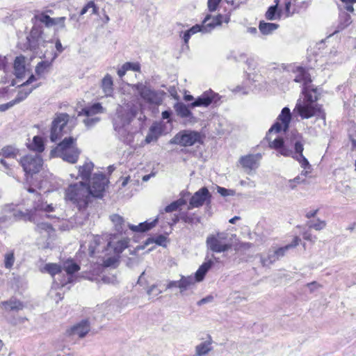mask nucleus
Masks as SVG:
<instances>
[{
	"instance_id": "f257e3e1",
	"label": "nucleus",
	"mask_w": 356,
	"mask_h": 356,
	"mask_svg": "<svg viewBox=\"0 0 356 356\" xmlns=\"http://www.w3.org/2000/svg\"><path fill=\"white\" fill-rule=\"evenodd\" d=\"M298 134H293L290 138L286 140L275 138L269 142V146L278 151V153L284 156H292L296 159L301 167L305 169H310V165L307 159L303 156V145L300 141Z\"/></svg>"
},
{
	"instance_id": "f03ea898",
	"label": "nucleus",
	"mask_w": 356,
	"mask_h": 356,
	"mask_svg": "<svg viewBox=\"0 0 356 356\" xmlns=\"http://www.w3.org/2000/svg\"><path fill=\"white\" fill-rule=\"evenodd\" d=\"M81 152L76 145V139L69 137L64 138L51 151L50 154L51 157H59L67 163L74 164L78 161Z\"/></svg>"
},
{
	"instance_id": "7ed1b4c3",
	"label": "nucleus",
	"mask_w": 356,
	"mask_h": 356,
	"mask_svg": "<svg viewBox=\"0 0 356 356\" xmlns=\"http://www.w3.org/2000/svg\"><path fill=\"white\" fill-rule=\"evenodd\" d=\"M90 196L88 186L83 181L70 183L65 191V199L79 209L88 204Z\"/></svg>"
},
{
	"instance_id": "20e7f679",
	"label": "nucleus",
	"mask_w": 356,
	"mask_h": 356,
	"mask_svg": "<svg viewBox=\"0 0 356 356\" xmlns=\"http://www.w3.org/2000/svg\"><path fill=\"white\" fill-rule=\"evenodd\" d=\"M129 242L128 238L113 236L106 248L103 264L106 267L115 266L119 261L120 254L128 247Z\"/></svg>"
},
{
	"instance_id": "39448f33",
	"label": "nucleus",
	"mask_w": 356,
	"mask_h": 356,
	"mask_svg": "<svg viewBox=\"0 0 356 356\" xmlns=\"http://www.w3.org/2000/svg\"><path fill=\"white\" fill-rule=\"evenodd\" d=\"M13 211V219L17 220L23 218L29 221L36 222V218L38 216H40V213H45L47 217H50L48 213L54 211V207L51 204H47V202L38 203L34 207V211H29L26 213H24L20 210L16 209L13 205H12Z\"/></svg>"
},
{
	"instance_id": "423d86ee",
	"label": "nucleus",
	"mask_w": 356,
	"mask_h": 356,
	"mask_svg": "<svg viewBox=\"0 0 356 356\" xmlns=\"http://www.w3.org/2000/svg\"><path fill=\"white\" fill-rule=\"evenodd\" d=\"M302 118L308 119L314 116L325 118V113L321 106L317 104L298 99L294 109Z\"/></svg>"
},
{
	"instance_id": "0eeeda50",
	"label": "nucleus",
	"mask_w": 356,
	"mask_h": 356,
	"mask_svg": "<svg viewBox=\"0 0 356 356\" xmlns=\"http://www.w3.org/2000/svg\"><path fill=\"white\" fill-rule=\"evenodd\" d=\"M206 243L208 248L215 252H224L232 247V243L228 240V235L225 232L209 235Z\"/></svg>"
},
{
	"instance_id": "6e6552de",
	"label": "nucleus",
	"mask_w": 356,
	"mask_h": 356,
	"mask_svg": "<svg viewBox=\"0 0 356 356\" xmlns=\"http://www.w3.org/2000/svg\"><path fill=\"white\" fill-rule=\"evenodd\" d=\"M140 94L141 98L147 103L159 105L162 103L165 92L163 91H155L143 83H138L133 86Z\"/></svg>"
},
{
	"instance_id": "1a4fd4ad",
	"label": "nucleus",
	"mask_w": 356,
	"mask_h": 356,
	"mask_svg": "<svg viewBox=\"0 0 356 356\" xmlns=\"http://www.w3.org/2000/svg\"><path fill=\"white\" fill-rule=\"evenodd\" d=\"M202 141L201 134L195 131L184 130L177 134L170 141V144L184 147L192 146Z\"/></svg>"
},
{
	"instance_id": "9d476101",
	"label": "nucleus",
	"mask_w": 356,
	"mask_h": 356,
	"mask_svg": "<svg viewBox=\"0 0 356 356\" xmlns=\"http://www.w3.org/2000/svg\"><path fill=\"white\" fill-rule=\"evenodd\" d=\"M19 163L26 175H33L40 170L43 161L38 154H28L20 159Z\"/></svg>"
},
{
	"instance_id": "9b49d317",
	"label": "nucleus",
	"mask_w": 356,
	"mask_h": 356,
	"mask_svg": "<svg viewBox=\"0 0 356 356\" xmlns=\"http://www.w3.org/2000/svg\"><path fill=\"white\" fill-rule=\"evenodd\" d=\"M104 109L99 103L93 104L91 106H86L79 112V115H84L83 123L87 127H91L99 121V118L97 115L104 113Z\"/></svg>"
},
{
	"instance_id": "f8f14e48",
	"label": "nucleus",
	"mask_w": 356,
	"mask_h": 356,
	"mask_svg": "<svg viewBox=\"0 0 356 356\" xmlns=\"http://www.w3.org/2000/svg\"><path fill=\"white\" fill-rule=\"evenodd\" d=\"M70 116L66 113L56 114L52 121L50 139L52 142L56 141L63 134L64 129L69 121Z\"/></svg>"
},
{
	"instance_id": "ddd939ff",
	"label": "nucleus",
	"mask_w": 356,
	"mask_h": 356,
	"mask_svg": "<svg viewBox=\"0 0 356 356\" xmlns=\"http://www.w3.org/2000/svg\"><path fill=\"white\" fill-rule=\"evenodd\" d=\"M300 239L296 236L290 245H286L284 248H280L276 250H270L268 251L267 256L261 255V263L264 266H268L284 254V252L290 248L296 247L299 244Z\"/></svg>"
},
{
	"instance_id": "4468645a",
	"label": "nucleus",
	"mask_w": 356,
	"mask_h": 356,
	"mask_svg": "<svg viewBox=\"0 0 356 356\" xmlns=\"http://www.w3.org/2000/svg\"><path fill=\"white\" fill-rule=\"evenodd\" d=\"M107 183L108 179L102 173L94 174L88 186L90 195L97 197H101Z\"/></svg>"
},
{
	"instance_id": "2eb2a0df",
	"label": "nucleus",
	"mask_w": 356,
	"mask_h": 356,
	"mask_svg": "<svg viewBox=\"0 0 356 356\" xmlns=\"http://www.w3.org/2000/svg\"><path fill=\"white\" fill-rule=\"evenodd\" d=\"M278 122H277L268 131V138H270V135L273 133H277L283 130L284 131L289 127L291 121V112L289 108L285 107L282 109L281 114L278 117Z\"/></svg>"
},
{
	"instance_id": "dca6fc26",
	"label": "nucleus",
	"mask_w": 356,
	"mask_h": 356,
	"mask_svg": "<svg viewBox=\"0 0 356 356\" xmlns=\"http://www.w3.org/2000/svg\"><path fill=\"white\" fill-rule=\"evenodd\" d=\"M230 20L228 15L211 16L208 15L202 22V32L209 33L217 26H220L222 22L227 24Z\"/></svg>"
},
{
	"instance_id": "f3484780",
	"label": "nucleus",
	"mask_w": 356,
	"mask_h": 356,
	"mask_svg": "<svg viewBox=\"0 0 356 356\" xmlns=\"http://www.w3.org/2000/svg\"><path fill=\"white\" fill-rule=\"evenodd\" d=\"M219 100L218 94L211 90L204 92L202 95L198 97L195 101L191 104L190 106L194 108L196 106L207 107L212 103H216Z\"/></svg>"
},
{
	"instance_id": "a211bd4d",
	"label": "nucleus",
	"mask_w": 356,
	"mask_h": 356,
	"mask_svg": "<svg viewBox=\"0 0 356 356\" xmlns=\"http://www.w3.org/2000/svg\"><path fill=\"white\" fill-rule=\"evenodd\" d=\"M62 268L65 270L67 274V277L59 281V284L61 286H64L67 283L73 282V274L78 272L80 270V267L72 260H67L63 263Z\"/></svg>"
},
{
	"instance_id": "6ab92c4d",
	"label": "nucleus",
	"mask_w": 356,
	"mask_h": 356,
	"mask_svg": "<svg viewBox=\"0 0 356 356\" xmlns=\"http://www.w3.org/2000/svg\"><path fill=\"white\" fill-rule=\"evenodd\" d=\"M260 159V154H249L241 157L239 162L245 172L250 174L252 171L258 168Z\"/></svg>"
},
{
	"instance_id": "aec40b11",
	"label": "nucleus",
	"mask_w": 356,
	"mask_h": 356,
	"mask_svg": "<svg viewBox=\"0 0 356 356\" xmlns=\"http://www.w3.org/2000/svg\"><path fill=\"white\" fill-rule=\"evenodd\" d=\"M209 197V192L207 188L200 189L192 196L189 202L188 209H191L202 206Z\"/></svg>"
},
{
	"instance_id": "412c9836",
	"label": "nucleus",
	"mask_w": 356,
	"mask_h": 356,
	"mask_svg": "<svg viewBox=\"0 0 356 356\" xmlns=\"http://www.w3.org/2000/svg\"><path fill=\"white\" fill-rule=\"evenodd\" d=\"M14 72L18 79H22L30 73V69L25 64V57L19 56L14 61Z\"/></svg>"
},
{
	"instance_id": "4be33fe9",
	"label": "nucleus",
	"mask_w": 356,
	"mask_h": 356,
	"mask_svg": "<svg viewBox=\"0 0 356 356\" xmlns=\"http://www.w3.org/2000/svg\"><path fill=\"white\" fill-rule=\"evenodd\" d=\"M93 168V163L91 161H87L83 165L79 166V174L77 176H75L74 174H70V176L72 179H77L79 177L82 180H87L88 179Z\"/></svg>"
},
{
	"instance_id": "5701e85b",
	"label": "nucleus",
	"mask_w": 356,
	"mask_h": 356,
	"mask_svg": "<svg viewBox=\"0 0 356 356\" xmlns=\"http://www.w3.org/2000/svg\"><path fill=\"white\" fill-rule=\"evenodd\" d=\"M0 307L6 312H17L24 308V305L19 300L15 298H11L9 300L1 302L0 303Z\"/></svg>"
},
{
	"instance_id": "b1692460",
	"label": "nucleus",
	"mask_w": 356,
	"mask_h": 356,
	"mask_svg": "<svg viewBox=\"0 0 356 356\" xmlns=\"http://www.w3.org/2000/svg\"><path fill=\"white\" fill-rule=\"evenodd\" d=\"M213 341L209 337L207 340L197 344L195 348L196 356H204L212 350Z\"/></svg>"
},
{
	"instance_id": "393cba45",
	"label": "nucleus",
	"mask_w": 356,
	"mask_h": 356,
	"mask_svg": "<svg viewBox=\"0 0 356 356\" xmlns=\"http://www.w3.org/2000/svg\"><path fill=\"white\" fill-rule=\"evenodd\" d=\"M162 128L160 124L155 123L149 129V131L145 138V143L149 144L152 142H156L161 135Z\"/></svg>"
},
{
	"instance_id": "a878e982",
	"label": "nucleus",
	"mask_w": 356,
	"mask_h": 356,
	"mask_svg": "<svg viewBox=\"0 0 356 356\" xmlns=\"http://www.w3.org/2000/svg\"><path fill=\"white\" fill-rule=\"evenodd\" d=\"M213 266V261L209 260L203 263L195 272L193 279L197 282H201L204 280V277L209 269Z\"/></svg>"
},
{
	"instance_id": "bb28decb",
	"label": "nucleus",
	"mask_w": 356,
	"mask_h": 356,
	"mask_svg": "<svg viewBox=\"0 0 356 356\" xmlns=\"http://www.w3.org/2000/svg\"><path fill=\"white\" fill-rule=\"evenodd\" d=\"M196 284L193 279V275L184 276L181 275L179 280L178 289L181 293L193 288Z\"/></svg>"
},
{
	"instance_id": "cd10ccee",
	"label": "nucleus",
	"mask_w": 356,
	"mask_h": 356,
	"mask_svg": "<svg viewBox=\"0 0 356 356\" xmlns=\"http://www.w3.org/2000/svg\"><path fill=\"white\" fill-rule=\"evenodd\" d=\"M131 118V115L129 113H127L125 116L121 113L120 111H118L117 116L114 120V127L115 130H120L124 127L127 124H129Z\"/></svg>"
},
{
	"instance_id": "c85d7f7f",
	"label": "nucleus",
	"mask_w": 356,
	"mask_h": 356,
	"mask_svg": "<svg viewBox=\"0 0 356 356\" xmlns=\"http://www.w3.org/2000/svg\"><path fill=\"white\" fill-rule=\"evenodd\" d=\"M101 88L106 97L112 95L113 92V81L109 74H106L102 79Z\"/></svg>"
},
{
	"instance_id": "c756f323",
	"label": "nucleus",
	"mask_w": 356,
	"mask_h": 356,
	"mask_svg": "<svg viewBox=\"0 0 356 356\" xmlns=\"http://www.w3.org/2000/svg\"><path fill=\"white\" fill-rule=\"evenodd\" d=\"M294 81L297 83H301L304 87L307 86L311 83V76L302 67H298L296 72V76Z\"/></svg>"
},
{
	"instance_id": "7c9ffc66",
	"label": "nucleus",
	"mask_w": 356,
	"mask_h": 356,
	"mask_svg": "<svg viewBox=\"0 0 356 356\" xmlns=\"http://www.w3.org/2000/svg\"><path fill=\"white\" fill-rule=\"evenodd\" d=\"M156 243L158 245H161L163 247H166L168 243V238L166 236L163 235H159L156 238H148L144 245H138L136 248V251H138L140 250H143L145 246H147L149 244Z\"/></svg>"
},
{
	"instance_id": "2f4dec72",
	"label": "nucleus",
	"mask_w": 356,
	"mask_h": 356,
	"mask_svg": "<svg viewBox=\"0 0 356 356\" xmlns=\"http://www.w3.org/2000/svg\"><path fill=\"white\" fill-rule=\"evenodd\" d=\"M89 330L90 327L88 322L83 321L72 327L70 334L72 336H77L79 337H83Z\"/></svg>"
},
{
	"instance_id": "473e14b6",
	"label": "nucleus",
	"mask_w": 356,
	"mask_h": 356,
	"mask_svg": "<svg viewBox=\"0 0 356 356\" xmlns=\"http://www.w3.org/2000/svg\"><path fill=\"white\" fill-rule=\"evenodd\" d=\"M157 222V218L154 219V220L151 222H144L140 223L138 225H129V227L134 232H145L147 230H149L152 227H154Z\"/></svg>"
},
{
	"instance_id": "72a5a7b5",
	"label": "nucleus",
	"mask_w": 356,
	"mask_h": 356,
	"mask_svg": "<svg viewBox=\"0 0 356 356\" xmlns=\"http://www.w3.org/2000/svg\"><path fill=\"white\" fill-rule=\"evenodd\" d=\"M302 93L305 95V97L302 99L303 101L316 104L315 102L318 99V95L316 89H312L309 86H307L303 88Z\"/></svg>"
},
{
	"instance_id": "f704fd0d",
	"label": "nucleus",
	"mask_w": 356,
	"mask_h": 356,
	"mask_svg": "<svg viewBox=\"0 0 356 356\" xmlns=\"http://www.w3.org/2000/svg\"><path fill=\"white\" fill-rule=\"evenodd\" d=\"M28 147L33 151L42 152L44 149V141L42 137L35 136L33 138L32 142L29 143Z\"/></svg>"
},
{
	"instance_id": "c9c22d12",
	"label": "nucleus",
	"mask_w": 356,
	"mask_h": 356,
	"mask_svg": "<svg viewBox=\"0 0 356 356\" xmlns=\"http://www.w3.org/2000/svg\"><path fill=\"white\" fill-rule=\"evenodd\" d=\"M19 153V149L12 145L5 146L0 149V156L5 158H16Z\"/></svg>"
},
{
	"instance_id": "e433bc0d",
	"label": "nucleus",
	"mask_w": 356,
	"mask_h": 356,
	"mask_svg": "<svg viewBox=\"0 0 356 356\" xmlns=\"http://www.w3.org/2000/svg\"><path fill=\"white\" fill-rule=\"evenodd\" d=\"M62 271V267L54 263H48L44 265L42 269V272L47 273L51 275V277L59 274Z\"/></svg>"
},
{
	"instance_id": "4c0bfd02",
	"label": "nucleus",
	"mask_w": 356,
	"mask_h": 356,
	"mask_svg": "<svg viewBox=\"0 0 356 356\" xmlns=\"http://www.w3.org/2000/svg\"><path fill=\"white\" fill-rule=\"evenodd\" d=\"M278 24L275 23L261 22L259 26L260 31L264 35L270 34L278 28Z\"/></svg>"
},
{
	"instance_id": "58836bf2",
	"label": "nucleus",
	"mask_w": 356,
	"mask_h": 356,
	"mask_svg": "<svg viewBox=\"0 0 356 356\" xmlns=\"http://www.w3.org/2000/svg\"><path fill=\"white\" fill-rule=\"evenodd\" d=\"M118 182L120 183V191H123L128 184L130 186H138L139 181L138 179H131V176L122 177L120 178Z\"/></svg>"
},
{
	"instance_id": "ea45409f",
	"label": "nucleus",
	"mask_w": 356,
	"mask_h": 356,
	"mask_svg": "<svg viewBox=\"0 0 356 356\" xmlns=\"http://www.w3.org/2000/svg\"><path fill=\"white\" fill-rule=\"evenodd\" d=\"M175 109L178 115L181 118H188L192 116V113L188 108L182 103H178L175 105Z\"/></svg>"
},
{
	"instance_id": "a19ab883",
	"label": "nucleus",
	"mask_w": 356,
	"mask_h": 356,
	"mask_svg": "<svg viewBox=\"0 0 356 356\" xmlns=\"http://www.w3.org/2000/svg\"><path fill=\"white\" fill-rule=\"evenodd\" d=\"M36 39L37 44L38 46L43 45L44 40H42V35L40 31L36 29L33 28L31 31L30 35L29 37V40L31 45L33 46V40Z\"/></svg>"
},
{
	"instance_id": "79ce46f5",
	"label": "nucleus",
	"mask_w": 356,
	"mask_h": 356,
	"mask_svg": "<svg viewBox=\"0 0 356 356\" xmlns=\"http://www.w3.org/2000/svg\"><path fill=\"white\" fill-rule=\"evenodd\" d=\"M13 220L12 205H6L2 211V216H0V223Z\"/></svg>"
},
{
	"instance_id": "37998d69",
	"label": "nucleus",
	"mask_w": 356,
	"mask_h": 356,
	"mask_svg": "<svg viewBox=\"0 0 356 356\" xmlns=\"http://www.w3.org/2000/svg\"><path fill=\"white\" fill-rule=\"evenodd\" d=\"M51 66V63L48 61H41L35 67V73L38 76H43Z\"/></svg>"
},
{
	"instance_id": "c03bdc74",
	"label": "nucleus",
	"mask_w": 356,
	"mask_h": 356,
	"mask_svg": "<svg viewBox=\"0 0 356 356\" xmlns=\"http://www.w3.org/2000/svg\"><path fill=\"white\" fill-rule=\"evenodd\" d=\"M352 22L351 16L346 13H341L339 15V27L341 29H344L349 26Z\"/></svg>"
},
{
	"instance_id": "a18cd8bd",
	"label": "nucleus",
	"mask_w": 356,
	"mask_h": 356,
	"mask_svg": "<svg viewBox=\"0 0 356 356\" xmlns=\"http://www.w3.org/2000/svg\"><path fill=\"white\" fill-rule=\"evenodd\" d=\"M277 6L278 1H276V3L275 6H272L268 8V10L266 13V17L267 19L274 20L280 17V13L277 12Z\"/></svg>"
},
{
	"instance_id": "49530a36",
	"label": "nucleus",
	"mask_w": 356,
	"mask_h": 356,
	"mask_svg": "<svg viewBox=\"0 0 356 356\" xmlns=\"http://www.w3.org/2000/svg\"><path fill=\"white\" fill-rule=\"evenodd\" d=\"M98 8L95 5L93 1H89L81 10L80 15H83L86 14L88 12L90 13V15L97 13Z\"/></svg>"
},
{
	"instance_id": "de8ad7c7",
	"label": "nucleus",
	"mask_w": 356,
	"mask_h": 356,
	"mask_svg": "<svg viewBox=\"0 0 356 356\" xmlns=\"http://www.w3.org/2000/svg\"><path fill=\"white\" fill-rule=\"evenodd\" d=\"M35 19L38 22L45 24L47 27L52 26L53 18L44 13H40L35 15Z\"/></svg>"
},
{
	"instance_id": "09e8293b",
	"label": "nucleus",
	"mask_w": 356,
	"mask_h": 356,
	"mask_svg": "<svg viewBox=\"0 0 356 356\" xmlns=\"http://www.w3.org/2000/svg\"><path fill=\"white\" fill-rule=\"evenodd\" d=\"M326 226V222L324 220H321L319 219L312 220L309 222V227L314 229L316 231H320L323 229Z\"/></svg>"
},
{
	"instance_id": "8fccbe9b",
	"label": "nucleus",
	"mask_w": 356,
	"mask_h": 356,
	"mask_svg": "<svg viewBox=\"0 0 356 356\" xmlns=\"http://www.w3.org/2000/svg\"><path fill=\"white\" fill-rule=\"evenodd\" d=\"M186 204V201L184 199H179L175 202H173L170 204L168 205L165 208V212H172L176 211L179 207Z\"/></svg>"
},
{
	"instance_id": "3c124183",
	"label": "nucleus",
	"mask_w": 356,
	"mask_h": 356,
	"mask_svg": "<svg viewBox=\"0 0 356 356\" xmlns=\"http://www.w3.org/2000/svg\"><path fill=\"white\" fill-rule=\"evenodd\" d=\"M52 21V26H56L57 29H64L65 28V17L53 18Z\"/></svg>"
},
{
	"instance_id": "603ef678",
	"label": "nucleus",
	"mask_w": 356,
	"mask_h": 356,
	"mask_svg": "<svg viewBox=\"0 0 356 356\" xmlns=\"http://www.w3.org/2000/svg\"><path fill=\"white\" fill-rule=\"evenodd\" d=\"M15 262V257L13 252H8L5 254L4 265L8 269L12 268Z\"/></svg>"
},
{
	"instance_id": "864d4df0",
	"label": "nucleus",
	"mask_w": 356,
	"mask_h": 356,
	"mask_svg": "<svg viewBox=\"0 0 356 356\" xmlns=\"http://www.w3.org/2000/svg\"><path fill=\"white\" fill-rule=\"evenodd\" d=\"M36 220H38V218H36ZM35 223L37 224L38 230L40 232H42V231H45L48 234H50L51 232H54L53 228L48 223H39L38 222V220H36Z\"/></svg>"
},
{
	"instance_id": "5fc2aeb1",
	"label": "nucleus",
	"mask_w": 356,
	"mask_h": 356,
	"mask_svg": "<svg viewBox=\"0 0 356 356\" xmlns=\"http://www.w3.org/2000/svg\"><path fill=\"white\" fill-rule=\"evenodd\" d=\"M111 220L113 222L118 230H120L122 229V225L124 222L122 217L118 214H114L111 216Z\"/></svg>"
},
{
	"instance_id": "6e6d98bb",
	"label": "nucleus",
	"mask_w": 356,
	"mask_h": 356,
	"mask_svg": "<svg viewBox=\"0 0 356 356\" xmlns=\"http://www.w3.org/2000/svg\"><path fill=\"white\" fill-rule=\"evenodd\" d=\"M217 191L222 197L234 196L236 194V191L232 189H227L223 187L218 186Z\"/></svg>"
},
{
	"instance_id": "4d7b16f0",
	"label": "nucleus",
	"mask_w": 356,
	"mask_h": 356,
	"mask_svg": "<svg viewBox=\"0 0 356 356\" xmlns=\"http://www.w3.org/2000/svg\"><path fill=\"white\" fill-rule=\"evenodd\" d=\"M239 185L242 187H247L254 188L256 187V182L251 179L247 177L245 179H242L239 181Z\"/></svg>"
},
{
	"instance_id": "13d9d810",
	"label": "nucleus",
	"mask_w": 356,
	"mask_h": 356,
	"mask_svg": "<svg viewBox=\"0 0 356 356\" xmlns=\"http://www.w3.org/2000/svg\"><path fill=\"white\" fill-rule=\"evenodd\" d=\"M31 91H32V88L29 89L28 90H24V88H23L18 92V95L14 101L16 102V104L22 102L28 96L29 94H30L31 92Z\"/></svg>"
},
{
	"instance_id": "bf43d9fd",
	"label": "nucleus",
	"mask_w": 356,
	"mask_h": 356,
	"mask_svg": "<svg viewBox=\"0 0 356 356\" xmlns=\"http://www.w3.org/2000/svg\"><path fill=\"white\" fill-rule=\"evenodd\" d=\"M128 70H132L134 72H138L140 71V64L137 62L135 63H131V62H127L124 63Z\"/></svg>"
},
{
	"instance_id": "052dcab7",
	"label": "nucleus",
	"mask_w": 356,
	"mask_h": 356,
	"mask_svg": "<svg viewBox=\"0 0 356 356\" xmlns=\"http://www.w3.org/2000/svg\"><path fill=\"white\" fill-rule=\"evenodd\" d=\"M161 293V291L159 290L155 285H152L147 290V294L152 297H156Z\"/></svg>"
},
{
	"instance_id": "680f3d73",
	"label": "nucleus",
	"mask_w": 356,
	"mask_h": 356,
	"mask_svg": "<svg viewBox=\"0 0 356 356\" xmlns=\"http://www.w3.org/2000/svg\"><path fill=\"white\" fill-rule=\"evenodd\" d=\"M300 178L299 177H296L294 179L288 181L287 186L290 189H294L297 186V185L300 184Z\"/></svg>"
},
{
	"instance_id": "e2e57ef3",
	"label": "nucleus",
	"mask_w": 356,
	"mask_h": 356,
	"mask_svg": "<svg viewBox=\"0 0 356 356\" xmlns=\"http://www.w3.org/2000/svg\"><path fill=\"white\" fill-rule=\"evenodd\" d=\"M307 288L309 290L310 292H314L318 289L322 287V285L316 282H312L310 283L307 284Z\"/></svg>"
},
{
	"instance_id": "0e129e2a",
	"label": "nucleus",
	"mask_w": 356,
	"mask_h": 356,
	"mask_svg": "<svg viewBox=\"0 0 356 356\" xmlns=\"http://www.w3.org/2000/svg\"><path fill=\"white\" fill-rule=\"evenodd\" d=\"M221 0H208V8L210 11H214L216 10L219 2ZM229 2L228 0H227Z\"/></svg>"
},
{
	"instance_id": "69168bd1",
	"label": "nucleus",
	"mask_w": 356,
	"mask_h": 356,
	"mask_svg": "<svg viewBox=\"0 0 356 356\" xmlns=\"http://www.w3.org/2000/svg\"><path fill=\"white\" fill-rule=\"evenodd\" d=\"M302 236L305 240L310 241L313 243H315L317 238L315 236H313L309 231L304 232Z\"/></svg>"
},
{
	"instance_id": "338daca9",
	"label": "nucleus",
	"mask_w": 356,
	"mask_h": 356,
	"mask_svg": "<svg viewBox=\"0 0 356 356\" xmlns=\"http://www.w3.org/2000/svg\"><path fill=\"white\" fill-rule=\"evenodd\" d=\"M15 104H16V102L13 100L8 103L1 104L0 105V111H5L9 109L10 108H11L12 106H13Z\"/></svg>"
},
{
	"instance_id": "774afa93",
	"label": "nucleus",
	"mask_w": 356,
	"mask_h": 356,
	"mask_svg": "<svg viewBox=\"0 0 356 356\" xmlns=\"http://www.w3.org/2000/svg\"><path fill=\"white\" fill-rule=\"evenodd\" d=\"M129 71L125 64L124 63L118 70L117 73L120 77H122L125 75L127 72Z\"/></svg>"
}]
</instances>
